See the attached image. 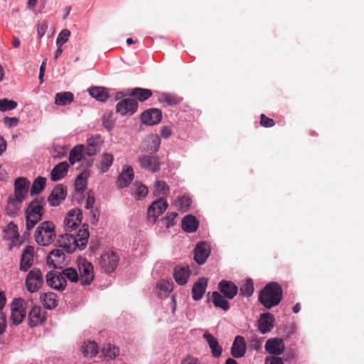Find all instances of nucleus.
Wrapping results in <instances>:
<instances>
[{"instance_id": "f257e3e1", "label": "nucleus", "mask_w": 364, "mask_h": 364, "mask_svg": "<svg viewBox=\"0 0 364 364\" xmlns=\"http://www.w3.org/2000/svg\"><path fill=\"white\" fill-rule=\"evenodd\" d=\"M283 297L282 287L277 282H269L259 291L258 300L266 309L277 306Z\"/></svg>"}, {"instance_id": "f03ea898", "label": "nucleus", "mask_w": 364, "mask_h": 364, "mask_svg": "<svg viewBox=\"0 0 364 364\" xmlns=\"http://www.w3.org/2000/svg\"><path fill=\"white\" fill-rule=\"evenodd\" d=\"M45 200L43 198L33 200L25 210L26 228L28 231L32 230L41 220L44 213Z\"/></svg>"}, {"instance_id": "7ed1b4c3", "label": "nucleus", "mask_w": 364, "mask_h": 364, "mask_svg": "<svg viewBox=\"0 0 364 364\" xmlns=\"http://www.w3.org/2000/svg\"><path fill=\"white\" fill-rule=\"evenodd\" d=\"M56 237L55 226L51 221H44L36 228L34 233L36 242L41 246L50 245Z\"/></svg>"}, {"instance_id": "20e7f679", "label": "nucleus", "mask_w": 364, "mask_h": 364, "mask_svg": "<svg viewBox=\"0 0 364 364\" xmlns=\"http://www.w3.org/2000/svg\"><path fill=\"white\" fill-rule=\"evenodd\" d=\"M44 284L43 274L38 268H33L28 272L25 280L26 289L30 293L37 292Z\"/></svg>"}, {"instance_id": "39448f33", "label": "nucleus", "mask_w": 364, "mask_h": 364, "mask_svg": "<svg viewBox=\"0 0 364 364\" xmlns=\"http://www.w3.org/2000/svg\"><path fill=\"white\" fill-rule=\"evenodd\" d=\"M79 279L82 286L90 285L94 279L93 267L84 259L78 264Z\"/></svg>"}, {"instance_id": "423d86ee", "label": "nucleus", "mask_w": 364, "mask_h": 364, "mask_svg": "<svg viewBox=\"0 0 364 364\" xmlns=\"http://www.w3.org/2000/svg\"><path fill=\"white\" fill-rule=\"evenodd\" d=\"M119 256L114 252H107L103 254L100 259V266L105 272H112L117 267Z\"/></svg>"}, {"instance_id": "0eeeda50", "label": "nucleus", "mask_w": 364, "mask_h": 364, "mask_svg": "<svg viewBox=\"0 0 364 364\" xmlns=\"http://www.w3.org/2000/svg\"><path fill=\"white\" fill-rule=\"evenodd\" d=\"M48 286L58 291H63L67 285L66 279L61 272L50 271L46 275Z\"/></svg>"}, {"instance_id": "6e6552de", "label": "nucleus", "mask_w": 364, "mask_h": 364, "mask_svg": "<svg viewBox=\"0 0 364 364\" xmlns=\"http://www.w3.org/2000/svg\"><path fill=\"white\" fill-rule=\"evenodd\" d=\"M137 160L141 168H144L148 171L155 173L160 170L161 161L156 156H139Z\"/></svg>"}, {"instance_id": "1a4fd4ad", "label": "nucleus", "mask_w": 364, "mask_h": 364, "mask_svg": "<svg viewBox=\"0 0 364 364\" xmlns=\"http://www.w3.org/2000/svg\"><path fill=\"white\" fill-rule=\"evenodd\" d=\"M66 264V256L60 249L53 250L47 257V264L54 269H62Z\"/></svg>"}, {"instance_id": "9d476101", "label": "nucleus", "mask_w": 364, "mask_h": 364, "mask_svg": "<svg viewBox=\"0 0 364 364\" xmlns=\"http://www.w3.org/2000/svg\"><path fill=\"white\" fill-rule=\"evenodd\" d=\"M82 216V213L80 209L70 210L64 220L65 230L67 231H72L76 229L77 225L81 223Z\"/></svg>"}, {"instance_id": "9b49d317", "label": "nucleus", "mask_w": 364, "mask_h": 364, "mask_svg": "<svg viewBox=\"0 0 364 364\" xmlns=\"http://www.w3.org/2000/svg\"><path fill=\"white\" fill-rule=\"evenodd\" d=\"M66 196L67 186L58 184L51 191L48 198V201L51 206H58L65 199Z\"/></svg>"}, {"instance_id": "f8f14e48", "label": "nucleus", "mask_w": 364, "mask_h": 364, "mask_svg": "<svg viewBox=\"0 0 364 364\" xmlns=\"http://www.w3.org/2000/svg\"><path fill=\"white\" fill-rule=\"evenodd\" d=\"M138 108V102L136 100L126 98L118 102L116 105V110L122 115L133 114Z\"/></svg>"}, {"instance_id": "ddd939ff", "label": "nucleus", "mask_w": 364, "mask_h": 364, "mask_svg": "<svg viewBox=\"0 0 364 364\" xmlns=\"http://www.w3.org/2000/svg\"><path fill=\"white\" fill-rule=\"evenodd\" d=\"M210 253L209 245L205 242H200L197 244L194 250V259L198 264L205 262Z\"/></svg>"}, {"instance_id": "4468645a", "label": "nucleus", "mask_w": 364, "mask_h": 364, "mask_svg": "<svg viewBox=\"0 0 364 364\" xmlns=\"http://www.w3.org/2000/svg\"><path fill=\"white\" fill-rule=\"evenodd\" d=\"M29 185L30 183L26 178H16L14 182V196L23 201L27 197Z\"/></svg>"}, {"instance_id": "2eb2a0df", "label": "nucleus", "mask_w": 364, "mask_h": 364, "mask_svg": "<svg viewBox=\"0 0 364 364\" xmlns=\"http://www.w3.org/2000/svg\"><path fill=\"white\" fill-rule=\"evenodd\" d=\"M265 350L271 355H279L285 350L284 342L282 338H274L268 339L265 343Z\"/></svg>"}, {"instance_id": "dca6fc26", "label": "nucleus", "mask_w": 364, "mask_h": 364, "mask_svg": "<svg viewBox=\"0 0 364 364\" xmlns=\"http://www.w3.org/2000/svg\"><path fill=\"white\" fill-rule=\"evenodd\" d=\"M161 112L159 109L152 108L144 111L141 116L144 124L148 125L157 124L161 120Z\"/></svg>"}, {"instance_id": "f3484780", "label": "nucleus", "mask_w": 364, "mask_h": 364, "mask_svg": "<svg viewBox=\"0 0 364 364\" xmlns=\"http://www.w3.org/2000/svg\"><path fill=\"white\" fill-rule=\"evenodd\" d=\"M168 208V203L163 198L158 199L154 201L148 209L149 218H153V222H155L156 218L163 213Z\"/></svg>"}, {"instance_id": "a211bd4d", "label": "nucleus", "mask_w": 364, "mask_h": 364, "mask_svg": "<svg viewBox=\"0 0 364 364\" xmlns=\"http://www.w3.org/2000/svg\"><path fill=\"white\" fill-rule=\"evenodd\" d=\"M33 247L26 246L21 254L19 269L22 272H27L33 263Z\"/></svg>"}, {"instance_id": "6ab92c4d", "label": "nucleus", "mask_w": 364, "mask_h": 364, "mask_svg": "<svg viewBox=\"0 0 364 364\" xmlns=\"http://www.w3.org/2000/svg\"><path fill=\"white\" fill-rule=\"evenodd\" d=\"M59 246L65 250L68 253H73L78 245L76 241L75 236L65 233L60 236L58 240Z\"/></svg>"}, {"instance_id": "aec40b11", "label": "nucleus", "mask_w": 364, "mask_h": 364, "mask_svg": "<svg viewBox=\"0 0 364 364\" xmlns=\"http://www.w3.org/2000/svg\"><path fill=\"white\" fill-rule=\"evenodd\" d=\"M230 352L231 355L236 358H240L245 355L246 353V343L243 336H237L235 338Z\"/></svg>"}, {"instance_id": "412c9836", "label": "nucleus", "mask_w": 364, "mask_h": 364, "mask_svg": "<svg viewBox=\"0 0 364 364\" xmlns=\"http://www.w3.org/2000/svg\"><path fill=\"white\" fill-rule=\"evenodd\" d=\"M218 289L224 296L229 299H232L238 292L237 287L231 281L221 280Z\"/></svg>"}, {"instance_id": "4be33fe9", "label": "nucleus", "mask_w": 364, "mask_h": 364, "mask_svg": "<svg viewBox=\"0 0 364 364\" xmlns=\"http://www.w3.org/2000/svg\"><path fill=\"white\" fill-rule=\"evenodd\" d=\"M190 275L191 271L188 265L181 264L176 266L174 269L173 277L180 285L186 284Z\"/></svg>"}, {"instance_id": "5701e85b", "label": "nucleus", "mask_w": 364, "mask_h": 364, "mask_svg": "<svg viewBox=\"0 0 364 364\" xmlns=\"http://www.w3.org/2000/svg\"><path fill=\"white\" fill-rule=\"evenodd\" d=\"M203 337L208 343L213 356L216 358L220 357L223 353V348L220 346L217 338L208 331L203 333Z\"/></svg>"}, {"instance_id": "b1692460", "label": "nucleus", "mask_w": 364, "mask_h": 364, "mask_svg": "<svg viewBox=\"0 0 364 364\" xmlns=\"http://www.w3.org/2000/svg\"><path fill=\"white\" fill-rule=\"evenodd\" d=\"M29 324L36 326L46 320V311L40 306H33L28 314Z\"/></svg>"}, {"instance_id": "393cba45", "label": "nucleus", "mask_w": 364, "mask_h": 364, "mask_svg": "<svg viewBox=\"0 0 364 364\" xmlns=\"http://www.w3.org/2000/svg\"><path fill=\"white\" fill-rule=\"evenodd\" d=\"M274 316L270 313L262 314L258 321V328L262 333H267L273 328Z\"/></svg>"}, {"instance_id": "a878e982", "label": "nucleus", "mask_w": 364, "mask_h": 364, "mask_svg": "<svg viewBox=\"0 0 364 364\" xmlns=\"http://www.w3.org/2000/svg\"><path fill=\"white\" fill-rule=\"evenodd\" d=\"M69 164L66 161L58 164L53 167L50 171V180L52 181H58L64 178L68 171Z\"/></svg>"}, {"instance_id": "bb28decb", "label": "nucleus", "mask_w": 364, "mask_h": 364, "mask_svg": "<svg viewBox=\"0 0 364 364\" xmlns=\"http://www.w3.org/2000/svg\"><path fill=\"white\" fill-rule=\"evenodd\" d=\"M207 284L208 280L204 277L200 278L194 283L192 288V297L195 301H198L203 298Z\"/></svg>"}, {"instance_id": "cd10ccee", "label": "nucleus", "mask_w": 364, "mask_h": 364, "mask_svg": "<svg viewBox=\"0 0 364 364\" xmlns=\"http://www.w3.org/2000/svg\"><path fill=\"white\" fill-rule=\"evenodd\" d=\"M134 178V171L130 166H127L126 168L119 174L117 178V185L120 188L128 186Z\"/></svg>"}, {"instance_id": "c85d7f7f", "label": "nucleus", "mask_w": 364, "mask_h": 364, "mask_svg": "<svg viewBox=\"0 0 364 364\" xmlns=\"http://www.w3.org/2000/svg\"><path fill=\"white\" fill-rule=\"evenodd\" d=\"M102 140L99 135L92 136L87 139V146L85 149L87 155L91 156L100 151Z\"/></svg>"}, {"instance_id": "c756f323", "label": "nucleus", "mask_w": 364, "mask_h": 364, "mask_svg": "<svg viewBox=\"0 0 364 364\" xmlns=\"http://www.w3.org/2000/svg\"><path fill=\"white\" fill-rule=\"evenodd\" d=\"M26 316V311L22 308L21 305L18 306V302H14L12 304L11 320L14 325L20 324Z\"/></svg>"}, {"instance_id": "7c9ffc66", "label": "nucleus", "mask_w": 364, "mask_h": 364, "mask_svg": "<svg viewBox=\"0 0 364 364\" xmlns=\"http://www.w3.org/2000/svg\"><path fill=\"white\" fill-rule=\"evenodd\" d=\"M22 203V200L10 196L6 208V213L11 217H15L17 215V212L20 210Z\"/></svg>"}, {"instance_id": "2f4dec72", "label": "nucleus", "mask_w": 364, "mask_h": 364, "mask_svg": "<svg viewBox=\"0 0 364 364\" xmlns=\"http://www.w3.org/2000/svg\"><path fill=\"white\" fill-rule=\"evenodd\" d=\"M198 225L199 221L192 215L185 216L182 220V228L187 232H196Z\"/></svg>"}, {"instance_id": "473e14b6", "label": "nucleus", "mask_w": 364, "mask_h": 364, "mask_svg": "<svg viewBox=\"0 0 364 364\" xmlns=\"http://www.w3.org/2000/svg\"><path fill=\"white\" fill-rule=\"evenodd\" d=\"M41 301L47 309H53L58 305L57 295L53 292H47L41 295Z\"/></svg>"}, {"instance_id": "72a5a7b5", "label": "nucleus", "mask_w": 364, "mask_h": 364, "mask_svg": "<svg viewBox=\"0 0 364 364\" xmlns=\"http://www.w3.org/2000/svg\"><path fill=\"white\" fill-rule=\"evenodd\" d=\"M90 237V233L88 231V226L85 224L82 225V228L80 229L76 235V241L78 245V249L83 250L85 248L88 238Z\"/></svg>"}, {"instance_id": "f704fd0d", "label": "nucleus", "mask_w": 364, "mask_h": 364, "mask_svg": "<svg viewBox=\"0 0 364 364\" xmlns=\"http://www.w3.org/2000/svg\"><path fill=\"white\" fill-rule=\"evenodd\" d=\"M74 100V95L70 92H61L56 93L55 103L59 106H64L72 103Z\"/></svg>"}, {"instance_id": "c9c22d12", "label": "nucleus", "mask_w": 364, "mask_h": 364, "mask_svg": "<svg viewBox=\"0 0 364 364\" xmlns=\"http://www.w3.org/2000/svg\"><path fill=\"white\" fill-rule=\"evenodd\" d=\"M88 92L93 98L100 102L106 101L109 97L107 90L102 87H92Z\"/></svg>"}, {"instance_id": "e433bc0d", "label": "nucleus", "mask_w": 364, "mask_h": 364, "mask_svg": "<svg viewBox=\"0 0 364 364\" xmlns=\"http://www.w3.org/2000/svg\"><path fill=\"white\" fill-rule=\"evenodd\" d=\"M130 95L134 97V100L144 102L152 95V92L149 89L136 87L131 90Z\"/></svg>"}, {"instance_id": "4c0bfd02", "label": "nucleus", "mask_w": 364, "mask_h": 364, "mask_svg": "<svg viewBox=\"0 0 364 364\" xmlns=\"http://www.w3.org/2000/svg\"><path fill=\"white\" fill-rule=\"evenodd\" d=\"M211 297L215 307L220 308L224 311H228L230 309L229 302L219 292L213 291Z\"/></svg>"}, {"instance_id": "58836bf2", "label": "nucleus", "mask_w": 364, "mask_h": 364, "mask_svg": "<svg viewBox=\"0 0 364 364\" xmlns=\"http://www.w3.org/2000/svg\"><path fill=\"white\" fill-rule=\"evenodd\" d=\"M81 351L85 357H95L98 353L97 345L94 341L85 342L82 347Z\"/></svg>"}, {"instance_id": "ea45409f", "label": "nucleus", "mask_w": 364, "mask_h": 364, "mask_svg": "<svg viewBox=\"0 0 364 364\" xmlns=\"http://www.w3.org/2000/svg\"><path fill=\"white\" fill-rule=\"evenodd\" d=\"M90 176L88 171L80 173L75 179V188L77 192H82L87 186V179Z\"/></svg>"}, {"instance_id": "a19ab883", "label": "nucleus", "mask_w": 364, "mask_h": 364, "mask_svg": "<svg viewBox=\"0 0 364 364\" xmlns=\"http://www.w3.org/2000/svg\"><path fill=\"white\" fill-rule=\"evenodd\" d=\"M46 178L42 176L37 177L33 182L30 193L31 196L39 194L46 186Z\"/></svg>"}, {"instance_id": "79ce46f5", "label": "nucleus", "mask_w": 364, "mask_h": 364, "mask_svg": "<svg viewBox=\"0 0 364 364\" xmlns=\"http://www.w3.org/2000/svg\"><path fill=\"white\" fill-rule=\"evenodd\" d=\"M114 161V156L111 154L105 153L102 155L100 161L99 168L102 173L107 172L112 166Z\"/></svg>"}, {"instance_id": "37998d69", "label": "nucleus", "mask_w": 364, "mask_h": 364, "mask_svg": "<svg viewBox=\"0 0 364 364\" xmlns=\"http://www.w3.org/2000/svg\"><path fill=\"white\" fill-rule=\"evenodd\" d=\"M4 235L3 237L5 240H11L12 238H18V228L17 226L11 222L9 223L3 230Z\"/></svg>"}, {"instance_id": "c03bdc74", "label": "nucleus", "mask_w": 364, "mask_h": 364, "mask_svg": "<svg viewBox=\"0 0 364 364\" xmlns=\"http://www.w3.org/2000/svg\"><path fill=\"white\" fill-rule=\"evenodd\" d=\"M84 149L83 145H78L70 151L69 161L72 165L82 159Z\"/></svg>"}, {"instance_id": "a18cd8bd", "label": "nucleus", "mask_w": 364, "mask_h": 364, "mask_svg": "<svg viewBox=\"0 0 364 364\" xmlns=\"http://www.w3.org/2000/svg\"><path fill=\"white\" fill-rule=\"evenodd\" d=\"M159 101L169 106H173L180 103L181 100L176 95L170 93H162L159 97Z\"/></svg>"}, {"instance_id": "49530a36", "label": "nucleus", "mask_w": 364, "mask_h": 364, "mask_svg": "<svg viewBox=\"0 0 364 364\" xmlns=\"http://www.w3.org/2000/svg\"><path fill=\"white\" fill-rule=\"evenodd\" d=\"M61 274L64 276L65 279L67 278L71 282H76L80 281L79 274L74 268H65L62 270Z\"/></svg>"}, {"instance_id": "de8ad7c7", "label": "nucleus", "mask_w": 364, "mask_h": 364, "mask_svg": "<svg viewBox=\"0 0 364 364\" xmlns=\"http://www.w3.org/2000/svg\"><path fill=\"white\" fill-rule=\"evenodd\" d=\"M6 303V299L3 292H0V309H3ZM6 326L5 314L0 311V335L4 333Z\"/></svg>"}, {"instance_id": "09e8293b", "label": "nucleus", "mask_w": 364, "mask_h": 364, "mask_svg": "<svg viewBox=\"0 0 364 364\" xmlns=\"http://www.w3.org/2000/svg\"><path fill=\"white\" fill-rule=\"evenodd\" d=\"M240 291L242 296L247 297L252 296L254 292L253 281L251 279H247L245 284L240 287Z\"/></svg>"}, {"instance_id": "8fccbe9b", "label": "nucleus", "mask_w": 364, "mask_h": 364, "mask_svg": "<svg viewBox=\"0 0 364 364\" xmlns=\"http://www.w3.org/2000/svg\"><path fill=\"white\" fill-rule=\"evenodd\" d=\"M17 102L13 100H9L7 98H4L0 100V111L1 112H7L12 109H14L17 107Z\"/></svg>"}, {"instance_id": "3c124183", "label": "nucleus", "mask_w": 364, "mask_h": 364, "mask_svg": "<svg viewBox=\"0 0 364 364\" xmlns=\"http://www.w3.org/2000/svg\"><path fill=\"white\" fill-rule=\"evenodd\" d=\"M102 351L105 357L111 359L115 358L119 355V349L111 344L105 345Z\"/></svg>"}, {"instance_id": "603ef678", "label": "nucleus", "mask_w": 364, "mask_h": 364, "mask_svg": "<svg viewBox=\"0 0 364 364\" xmlns=\"http://www.w3.org/2000/svg\"><path fill=\"white\" fill-rule=\"evenodd\" d=\"M134 186L136 187V191L135 193V198L136 200H141L144 198L148 193V188L146 186L139 183V182H136Z\"/></svg>"}, {"instance_id": "864d4df0", "label": "nucleus", "mask_w": 364, "mask_h": 364, "mask_svg": "<svg viewBox=\"0 0 364 364\" xmlns=\"http://www.w3.org/2000/svg\"><path fill=\"white\" fill-rule=\"evenodd\" d=\"M161 139L158 136H152L149 138V144L147 150L151 152H156L160 146Z\"/></svg>"}, {"instance_id": "5fc2aeb1", "label": "nucleus", "mask_w": 364, "mask_h": 364, "mask_svg": "<svg viewBox=\"0 0 364 364\" xmlns=\"http://www.w3.org/2000/svg\"><path fill=\"white\" fill-rule=\"evenodd\" d=\"M70 36V31L68 29H63L58 34L56 39V45L58 46H61L63 44L65 43Z\"/></svg>"}, {"instance_id": "6e6d98bb", "label": "nucleus", "mask_w": 364, "mask_h": 364, "mask_svg": "<svg viewBox=\"0 0 364 364\" xmlns=\"http://www.w3.org/2000/svg\"><path fill=\"white\" fill-rule=\"evenodd\" d=\"M155 189L156 192L162 196H166L169 191L168 185L164 181H157L155 184Z\"/></svg>"}, {"instance_id": "4d7b16f0", "label": "nucleus", "mask_w": 364, "mask_h": 364, "mask_svg": "<svg viewBox=\"0 0 364 364\" xmlns=\"http://www.w3.org/2000/svg\"><path fill=\"white\" fill-rule=\"evenodd\" d=\"M177 216L178 213L176 212L168 213L166 217L163 219L165 226L168 228L171 225H173L174 220Z\"/></svg>"}, {"instance_id": "13d9d810", "label": "nucleus", "mask_w": 364, "mask_h": 364, "mask_svg": "<svg viewBox=\"0 0 364 364\" xmlns=\"http://www.w3.org/2000/svg\"><path fill=\"white\" fill-rule=\"evenodd\" d=\"M260 124L265 128H269L274 126L275 122L274 119L267 117L264 114L260 115Z\"/></svg>"}, {"instance_id": "bf43d9fd", "label": "nucleus", "mask_w": 364, "mask_h": 364, "mask_svg": "<svg viewBox=\"0 0 364 364\" xmlns=\"http://www.w3.org/2000/svg\"><path fill=\"white\" fill-rule=\"evenodd\" d=\"M66 154V150L62 146H55L53 148L52 156L54 159H61Z\"/></svg>"}, {"instance_id": "052dcab7", "label": "nucleus", "mask_w": 364, "mask_h": 364, "mask_svg": "<svg viewBox=\"0 0 364 364\" xmlns=\"http://www.w3.org/2000/svg\"><path fill=\"white\" fill-rule=\"evenodd\" d=\"M48 27V23L46 21L39 22L37 25V33L40 38L43 37Z\"/></svg>"}, {"instance_id": "680f3d73", "label": "nucleus", "mask_w": 364, "mask_h": 364, "mask_svg": "<svg viewBox=\"0 0 364 364\" xmlns=\"http://www.w3.org/2000/svg\"><path fill=\"white\" fill-rule=\"evenodd\" d=\"M178 203L180 208L183 211H186L191 206V201L188 198L183 196L178 199Z\"/></svg>"}, {"instance_id": "e2e57ef3", "label": "nucleus", "mask_w": 364, "mask_h": 364, "mask_svg": "<svg viewBox=\"0 0 364 364\" xmlns=\"http://www.w3.org/2000/svg\"><path fill=\"white\" fill-rule=\"evenodd\" d=\"M95 203V198L91 191L87 193V197L85 203V208L86 209L93 208V205Z\"/></svg>"}, {"instance_id": "0e129e2a", "label": "nucleus", "mask_w": 364, "mask_h": 364, "mask_svg": "<svg viewBox=\"0 0 364 364\" xmlns=\"http://www.w3.org/2000/svg\"><path fill=\"white\" fill-rule=\"evenodd\" d=\"M3 120L4 124L8 127H14L17 126L18 124V119L16 117H5Z\"/></svg>"}, {"instance_id": "69168bd1", "label": "nucleus", "mask_w": 364, "mask_h": 364, "mask_svg": "<svg viewBox=\"0 0 364 364\" xmlns=\"http://www.w3.org/2000/svg\"><path fill=\"white\" fill-rule=\"evenodd\" d=\"M160 290L164 291L165 292H169L172 290L171 284L169 282L166 280H161L158 284Z\"/></svg>"}, {"instance_id": "338daca9", "label": "nucleus", "mask_w": 364, "mask_h": 364, "mask_svg": "<svg viewBox=\"0 0 364 364\" xmlns=\"http://www.w3.org/2000/svg\"><path fill=\"white\" fill-rule=\"evenodd\" d=\"M90 214H91V223L93 224V225H96L99 220V218H100V211L96 208V209H93V208H91L90 209Z\"/></svg>"}, {"instance_id": "774afa93", "label": "nucleus", "mask_w": 364, "mask_h": 364, "mask_svg": "<svg viewBox=\"0 0 364 364\" xmlns=\"http://www.w3.org/2000/svg\"><path fill=\"white\" fill-rule=\"evenodd\" d=\"M171 134V130L170 129V127H167V126H164L162 127L161 129V136L164 138V139H167L168 137H169Z\"/></svg>"}]
</instances>
